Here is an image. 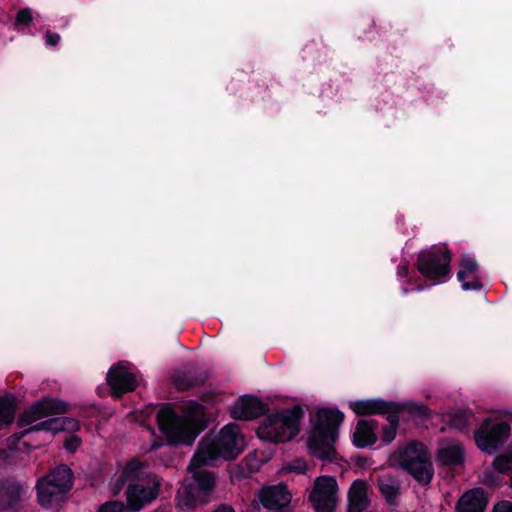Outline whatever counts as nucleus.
<instances>
[{
	"instance_id": "c756f323",
	"label": "nucleus",
	"mask_w": 512,
	"mask_h": 512,
	"mask_svg": "<svg viewBox=\"0 0 512 512\" xmlns=\"http://www.w3.org/2000/svg\"><path fill=\"white\" fill-rule=\"evenodd\" d=\"M470 410H458L449 415L448 424L450 428L460 432H467L470 426V418L472 417Z\"/></svg>"
},
{
	"instance_id": "72a5a7b5",
	"label": "nucleus",
	"mask_w": 512,
	"mask_h": 512,
	"mask_svg": "<svg viewBox=\"0 0 512 512\" xmlns=\"http://www.w3.org/2000/svg\"><path fill=\"white\" fill-rule=\"evenodd\" d=\"M32 20L31 10L29 8H22L16 14L15 25L28 26Z\"/></svg>"
},
{
	"instance_id": "37998d69",
	"label": "nucleus",
	"mask_w": 512,
	"mask_h": 512,
	"mask_svg": "<svg viewBox=\"0 0 512 512\" xmlns=\"http://www.w3.org/2000/svg\"><path fill=\"white\" fill-rule=\"evenodd\" d=\"M212 512H236L235 509L228 504H219Z\"/></svg>"
},
{
	"instance_id": "5701e85b",
	"label": "nucleus",
	"mask_w": 512,
	"mask_h": 512,
	"mask_svg": "<svg viewBox=\"0 0 512 512\" xmlns=\"http://www.w3.org/2000/svg\"><path fill=\"white\" fill-rule=\"evenodd\" d=\"M375 486L389 506L398 505L401 483L397 477L390 474L380 475L375 481Z\"/></svg>"
},
{
	"instance_id": "393cba45",
	"label": "nucleus",
	"mask_w": 512,
	"mask_h": 512,
	"mask_svg": "<svg viewBox=\"0 0 512 512\" xmlns=\"http://www.w3.org/2000/svg\"><path fill=\"white\" fill-rule=\"evenodd\" d=\"M176 508L180 512H191L197 504H207L208 498H201L196 496V492L192 485H186L182 490H179L175 496Z\"/></svg>"
},
{
	"instance_id": "0eeeda50",
	"label": "nucleus",
	"mask_w": 512,
	"mask_h": 512,
	"mask_svg": "<svg viewBox=\"0 0 512 512\" xmlns=\"http://www.w3.org/2000/svg\"><path fill=\"white\" fill-rule=\"evenodd\" d=\"M452 254L447 247L433 245L421 250L416 258L417 271L432 284H440L451 277Z\"/></svg>"
},
{
	"instance_id": "c85d7f7f",
	"label": "nucleus",
	"mask_w": 512,
	"mask_h": 512,
	"mask_svg": "<svg viewBox=\"0 0 512 512\" xmlns=\"http://www.w3.org/2000/svg\"><path fill=\"white\" fill-rule=\"evenodd\" d=\"M43 422H50L51 424L47 428L42 429L46 432H58L62 430L78 431L80 429V423L78 420L70 417L61 418H50Z\"/></svg>"
},
{
	"instance_id": "423d86ee",
	"label": "nucleus",
	"mask_w": 512,
	"mask_h": 512,
	"mask_svg": "<svg viewBox=\"0 0 512 512\" xmlns=\"http://www.w3.org/2000/svg\"><path fill=\"white\" fill-rule=\"evenodd\" d=\"M74 474L66 464H59L36 482L37 501L48 509L59 507L68 499L73 487Z\"/></svg>"
},
{
	"instance_id": "412c9836",
	"label": "nucleus",
	"mask_w": 512,
	"mask_h": 512,
	"mask_svg": "<svg viewBox=\"0 0 512 512\" xmlns=\"http://www.w3.org/2000/svg\"><path fill=\"white\" fill-rule=\"evenodd\" d=\"M367 483L365 480H354L348 491V510L347 512H363L367 509L370 501L367 496Z\"/></svg>"
},
{
	"instance_id": "de8ad7c7",
	"label": "nucleus",
	"mask_w": 512,
	"mask_h": 512,
	"mask_svg": "<svg viewBox=\"0 0 512 512\" xmlns=\"http://www.w3.org/2000/svg\"><path fill=\"white\" fill-rule=\"evenodd\" d=\"M401 290H402V293H403L404 295L408 294V293H409V291H410L409 289H407V288H405V287H402V288H401Z\"/></svg>"
},
{
	"instance_id": "9d476101",
	"label": "nucleus",
	"mask_w": 512,
	"mask_h": 512,
	"mask_svg": "<svg viewBox=\"0 0 512 512\" xmlns=\"http://www.w3.org/2000/svg\"><path fill=\"white\" fill-rule=\"evenodd\" d=\"M338 484L332 476L315 479L309 501L316 512H334Z\"/></svg>"
},
{
	"instance_id": "2eb2a0df",
	"label": "nucleus",
	"mask_w": 512,
	"mask_h": 512,
	"mask_svg": "<svg viewBox=\"0 0 512 512\" xmlns=\"http://www.w3.org/2000/svg\"><path fill=\"white\" fill-rule=\"evenodd\" d=\"M259 503L268 510H278L287 507L291 502V494L285 483L262 487L257 492Z\"/></svg>"
},
{
	"instance_id": "ea45409f",
	"label": "nucleus",
	"mask_w": 512,
	"mask_h": 512,
	"mask_svg": "<svg viewBox=\"0 0 512 512\" xmlns=\"http://www.w3.org/2000/svg\"><path fill=\"white\" fill-rule=\"evenodd\" d=\"M97 414V409L94 405L81 407L79 409V415L85 418H92Z\"/></svg>"
},
{
	"instance_id": "58836bf2",
	"label": "nucleus",
	"mask_w": 512,
	"mask_h": 512,
	"mask_svg": "<svg viewBox=\"0 0 512 512\" xmlns=\"http://www.w3.org/2000/svg\"><path fill=\"white\" fill-rule=\"evenodd\" d=\"M60 35L56 32L47 31L45 34L46 44L49 46H56L60 42Z\"/></svg>"
},
{
	"instance_id": "f257e3e1",
	"label": "nucleus",
	"mask_w": 512,
	"mask_h": 512,
	"mask_svg": "<svg viewBox=\"0 0 512 512\" xmlns=\"http://www.w3.org/2000/svg\"><path fill=\"white\" fill-rule=\"evenodd\" d=\"M157 423L169 446L192 445L197 436L211 421L206 407L196 401H190L183 407L182 415L172 403H165L158 410Z\"/></svg>"
},
{
	"instance_id": "c9c22d12",
	"label": "nucleus",
	"mask_w": 512,
	"mask_h": 512,
	"mask_svg": "<svg viewBox=\"0 0 512 512\" xmlns=\"http://www.w3.org/2000/svg\"><path fill=\"white\" fill-rule=\"evenodd\" d=\"M288 469L289 471L296 472L298 474H306L308 467L305 460L296 459L289 464Z\"/></svg>"
},
{
	"instance_id": "79ce46f5",
	"label": "nucleus",
	"mask_w": 512,
	"mask_h": 512,
	"mask_svg": "<svg viewBox=\"0 0 512 512\" xmlns=\"http://www.w3.org/2000/svg\"><path fill=\"white\" fill-rule=\"evenodd\" d=\"M128 481L127 478H122V473H120L114 484V494L119 493Z\"/></svg>"
},
{
	"instance_id": "6e6552de",
	"label": "nucleus",
	"mask_w": 512,
	"mask_h": 512,
	"mask_svg": "<svg viewBox=\"0 0 512 512\" xmlns=\"http://www.w3.org/2000/svg\"><path fill=\"white\" fill-rule=\"evenodd\" d=\"M399 466L422 486L431 483L434 467L427 447L419 441L410 442L399 455Z\"/></svg>"
},
{
	"instance_id": "39448f33",
	"label": "nucleus",
	"mask_w": 512,
	"mask_h": 512,
	"mask_svg": "<svg viewBox=\"0 0 512 512\" xmlns=\"http://www.w3.org/2000/svg\"><path fill=\"white\" fill-rule=\"evenodd\" d=\"M304 414L300 405L269 414L257 428L256 434L259 439L271 443L288 442L299 434Z\"/></svg>"
},
{
	"instance_id": "f704fd0d",
	"label": "nucleus",
	"mask_w": 512,
	"mask_h": 512,
	"mask_svg": "<svg viewBox=\"0 0 512 512\" xmlns=\"http://www.w3.org/2000/svg\"><path fill=\"white\" fill-rule=\"evenodd\" d=\"M397 276L400 278H406L407 283L409 284H415L417 281L420 280L419 276H417L415 273L413 275H410L409 267L407 264L398 265Z\"/></svg>"
},
{
	"instance_id": "f03ea898",
	"label": "nucleus",
	"mask_w": 512,
	"mask_h": 512,
	"mask_svg": "<svg viewBox=\"0 0 512 512\" xmlns=\"http://www.w3.org/2000/svg\"><path fill=\"white\" fill-rule=\"evenodd\" d=\"M345 415L338 408H320L309 432L307 447L309 454L317 459L332 462L336 458L335 442Z\"/></svg>"
},
{
	"instance_id": "6ab92c4d",
	"label": "nucleus",
	"mask_w": 512,
	"mask_h": 512,
	"mask_svg": "<svg viewBox=\"0 0 512 512\" xmlns=\"http://www.w3.org/2000/svg\"><path fill=\"white\" fill-rule=\"evenodd\" d=\"M488 505V494L481 488L466 491L457 501L456 512H484Z\"/></svg>"
},
{
	"instance_id": "ddd939ff",
	"label": "nucleus",
	"mask_w": 512,
	"mask_h": 512,
	"mask_svg": "<svg viewBox=\"0 0 512 512\" xmlns=\"http://www.w3.org/2000/svg\"><path fill=\"white\" fill-rule=\"evenodd\" d=\"M269 412V405L254 395L239 397L231 409V417L235 420H253Z\"/></svg>"
},
{
	"instance_id": "1a4fd4ad",
	"label": "nucleus",
	"mask_w": 512,
	"mask_h": 512,
	"mask_svg": "<svg viewBox=\"0 0 512 512\" xmlns=\"http://www.w3.org/2000/svg\"><path fill=\"white\" fill-rule=\"evenodd\" d=\"M510 433L511 427L508 422H493L487 417L474 432L475 444L481 451L492 455L503 447Z\"/></svg>"
},
{
	"instance_id": "4be33fe9",
	"label": "nucleus",
	"mask_w": 512,
	"mask_h": 512,
	"mask_svg": "<svg viewBox=\"0 0 512 512\" xmlns=\"http://www.w3.org/2000/svg\"><path fill=\"white\" fill-rule=\"evenodd\" d=\"M377 426L378 423L375 420H359L352 437L354 446L365 448L374 445L377 442V435L375 433Z\"/></svg>"
},
{
	"instance_id": "3c124183",
	"label": "nucleus",
	"mask_w": 512,
	"mask_h": 512,
	"mask_svg": "<svg viewBox=\"0 0 512 512\" xmlns=\"http://www.w3.org/2000/svg\"><path fill=\"white\" fill-rule=\"evenodd\" d=\"M510 487L512 488V475H511V478H510Z\"/></svg>"
},
{
	"instance_id": "4c0bfd02",
	"label": "nucleus",
	"mask_w": 512,
	"mask_h": 512,
	"mask_svg": "<svg viewBox=\"0 0 512 512\" xmlns=\"http://www.w3.org/2000/svg\"><path fill=\"white\" fill-rule=\"evenodd\" d=\"M492 512H512V502L507 500L499 501L494 505Z\"/></svg>"
},
{
	"instance_id": "49530a36",
	"label": "nucleus",
	"mask_w": 512,
	"mask_h": 512,
	"mask_svg": "<svg viewBox=\"0 0 512 512\" xmlns=\"http://www.w3.org/2000/svg\"><path fill=\"white\" fill-rule=\"evenodd\" d=\"M424 289V286L422 284H418L415 288H413L412 290H417V291H421Z\"/></svg>"
},
{
	"instance_id": "cd10ccee",
	"label": "nucleus",
	"mask_w": 512,
	"mask_h": 512,
	"mask_svg": "<svg viewBox=\"0 0 512 512\" xmlns=\"http://www.w3.org/2000/svg\"><path fill=\"white\" fill-rule=\"evenodd\" d=\"M16 402L14 397L5 395L0 397V430L14 421Z\"/></svg>"
},
{
	"instance_id": "7ed1b4c3",
	"label": "nucleus",
	"mask_w": 512,
	"mask_h": 512,
	"mask_svg": "<svg viewBox=\"0 0 512 512\" xmlns=\"http://www.w3.org/2000/svg\"><path fill=\"white\" fill-rule=\"evenodd\" d=\"M244 448V439L236 424L230 423L221 428L209 441L202 440L199 449L191 459V467L211 466L218 459L233 460Z\"/></svg>"
},
{
	"instance_id": "20e7f679",
	"label": "nucleus",
	"mask_w": 512,
	"mask_h": 512,
	"mask_svg": "<svg viewBox=\"0 0 512 512\" xmlns=\"http://www.w3.org/2000/svg\"><path fill=\"white\" fill-rule=\"evenodd\" d=\"M69 411V404L63 400L52 397H44L34 402L25 409L17 420V426L24 428L22 431L14 433L7 439V445L10 450H20L22 439L34 432L43 431L50 422H40L30 426L33 422L51 415L65 414Z\"/></svg>"
},
{
	"instance_id": "c03bdc74",
	"label": "nucleus",
	"mask_w": 512,
	"mask_h": 512,
	"mask_svg": "<svg viewBox=\"0 0 512 512\" xmlns=\"http://www.w3.org/2000/svg\"><path fill=\"white\" fill-rule=\"evenodd\" d=\"M161 443L159 442H154L152 445H151V451H156L158 450L160 447H161Z\"/></svg>"
},
{
	"instance_id": "2f4dec72",
	"label": "nucleus",
	"mask_w": 512,
	"mask_h": 512,
	"mask_svg": "<svg viewBox=\"0 0 512 512\" xmlns=\"http://www.w3.org/2000/svg\"><path fill=\"white\" fill-rule=\"evenodd\" d=\"M493 467L500 473H506L512 469V455H499L493 460Z\"/></svg>"
},
{
	"instance_id": "473e14b6",
	"label": "nucleus",
	"mask_w": 512,
	"mask_h": 512,
	"mask_svg": "<svg viewBox=\"0 0 512 512\" xmlns=\"http://www.w3.org/2000/svg\"><path fill=\"white\" fill-rule=\"evenodd\" d=\"M98 512H132L128 508V504H124L121 501L107 502L103 504Z\"/></svg>"
},
{
	"instance_id": "a18cd8bd",
	"label": "nucleus",
	"mask_w": 512,
	"mask_h": 512,
	"mask_svg": "<svg viewBox=\"0 0 512 512\" xmlns=\"http://www.w3.org/2000/svg\"><path fill=\"white\" fill-rule=\"evenodd\" d=\"M22 444L27 447L28 449L30 448H36L38 445H32V444H29L27 443L26 441H22Z\"/></svg>"
},
{
	"instance_id": "f3484780",
	"label": "nucleus",
	"mask_w": 512,
	"mask_h": 512,
	"mask_svg": "<svg viewBox=\"0 0 512 512\" xmlns=\"http://www.w3.org/2000/svg\"><path fill=\"white\" fill-rule=\"evenodd\" d=\"M208 378L206 371L196 365H186L174 371L171 379L178 391H188L194 387L202 386Z\"/></svg>"
},
{
	"instance_id": "a211bd4d",
	"label": "nucleus",
	"mask_w": 512,
	"mask_h": 512,
	"mask_svg": "<svg viewBox=\"0 0 512 512\" xmlns=\"http://www.w3.org/2000/svg\"><path fill=\"white\" fill-rule=\"evenodd\" d=\"M400 402L388 401L382 398L350 401L349 407L357 416H385L393 412Z\"/></svg>"
},
{
	"instance_id": "a878e982",
	"label": "nucleus",
	"mask_w": 512,
	"mask_h": 512,
	"mask_svg": "<svg viewBox=\"0 0 512 512\" xmlns=\"http://www.w3.org/2000/svg\"><path fill=\"white\" fill-rule=\"evenodd\" d=\"M148 464L140 461L134 457L127 461L124 468L122 469V478H127L129 481H148L151 479V475H155L152 472H147L146 468Z\"/></svg>"
},
{
	"instance_id": "09e8293b",
	"label": "nucleus",
	"mask_w": 512,
	"mask_h": 512,
	"mask_svg": "<svg viewBox=\"0 0 512 512\" xmlns=\"http://www.w3.org/2000/svg\"><path fill=\"white\" fill-rule=\"evenodd\" d=\"M259 86H264L265 89H268V85L266 84V82L264 80H262V84L258 83Z\"/></svg>"
},
{
	"instance_id": "e433bc0d",
	"label": "nucleus",
	"mask_w": 512,
	"mask_h": 512,
	"mask_svg": "<svg viewBox=\"0 0 512 512\" xmlns=\"http://www.w3.org/2000/svg\"><path fill=\"white\" fill-rule=\"evenodd\" d=\"M81 445V439L76 436L72 435L64 442V447L67 451L74 453Z\"/></svg>"
},
{
	"instance_id": "f8f14e48",
	"label": "nucleus",
	"mask_w": 512,
	"mask_h": 512,
	"mask_svg": "<svg viewBox=\"0 0 512 512\" xmlns=\"http://www.w3.org/2000/svg\"><path fill=\"white\" fill-rule=\"evenodd\" d=\"M26 490L15 477L0 478V512H21Z\"/></svg>"
},
{
	"instance_id": "7c9ffc66",
	"label": "nucleus",
	"mask_w": 512,
	"mask_h": 512,
	"mask_svg": "<svg viewBox=\"0 0 512 512\" xmlns=\"http://www.w3.org/2000/svg\"><path fill=\"white\" fill-rule=\"evenodd\" d=\"M403 405V412L407 411L410 415L419 416L422 418H429L431 415V409L423 403H400Z\"/></svg>"
},
{
	"instance_id": "4468645a",
	"label": "nucleus",
	"mask_w": 512,
	"mask_h": 512,
	"mask_svg": "<svg viewBox=\"0 0 512 512\" xmlns=\"http://www.w3.org/2000/svg\"><path fill=\"white\" fill-rule=\"evenodd\" d=\"M107 385L113 397L120 398L127 392L137 388V381L133 373L127 371L120 364L110 367L106 376Z\"/></svg>"
},
{
	"instance_id": "b1692460",
	"label": "nucleus",
	"mask_w": 512,
	"mask_h": 512,
	"mask_svg": "<svg viewBox=\"0 0 512 512\" xmlns=\"http://www.w3.org/2000/svg\"><path fill=\"white\" fill-rule=\"evenodd\" d=\"M436 461L445 467L461 466L465 461V451L460 443L440 447L437 450Z\"/></svg>"
},
{
	"instance_id": "a19ab883",
	"label": "nucleus",
	"mask_w": 512,
	"mask_h": 512,
	"mask_svg": "<svg viewBox=\"0 0 512 512\" xmlns=\"http://www.w3.org/2000/svg\"><path fill=\"white\" fill-rule=\"evenodd\" d=\"M351 461L359 468H366L368 466V458L365 456H351Z\"/></svg>"
},
{
	"instance_id": "aec40b11",
	"label": "nucleus",
	"mask_w": 512,
	"mask_h": 512,
	"mask_svg": "<svg viewBox=\"0 0 512 512\" xmlns=\"http://www.w3.org/2000/svg\"><path fill=\"white\" fill-rule=\"evenodd\" d=\"M202 467H191V463L189 464L188 469L192 472L193 482L188 485H192L201 498L209 499L215 487V476L212 472L201 469Z\"/></svg>"
},
{
	"instance_id": "bb28decb",
	"label": "nucleus",
	"mask_w": 512,
	"mask_h": 512,
	"mask_svg": "<svg viewBox=\"0 0 512 512\" xmlns=\"http://www.w3.org/2000/svg\"><path fill=\"white\" fill-rule=\"evenodd\" d=\"M403 408V405L399 404L397 408L393 409V412L385 415L388 424L382 427L381 440L383 443L389 444L395 439Z\"/></svg>"
},
{
	"instance_id": "8fccbe9b",
	"label": "nucleus",
	"mask_w": 512,
	"mask_h": 512,
	"mask_svg": "<svg viewBox=\"0 0 512 512\" xmlns=\"http://www.w3.org/2000/svg\"><path fill=\"white\" fill-rule=\"evenodd\" d=\"M274 512H291V511L285 510L284 508H282V509L274 510Z\"/></svg>"
},
{
	"instance_id": "dca6fc26",
	"label": "nucleus",
	"mask_w": 512,
	"mask_h": 512,
	"mask_svg": "<svg viewBox=\"0 0 512 512\" xmlns=\"http://www.w3.org/2000/svg\"><path fill=\"white\" fill-rule=\"evenodd\" d=\"M459 271L457 280L461 283L464 291H479L483 288L480 278L477 276L479 263L474 255L464 253L459 260Z\"/></svg>"
},
{
	"instance_id": "9b49d317",
	"label": "nucleus",
	"mask_w": 512,
	"mask_h": 512,
	"mask_svg": "<svg viewBox=\"0 0 512 512\" xmlns=\"http://www.w3.org/2000/svg\"><path fill=\"white\" fill-rule=\"evenodd\" d=\"M147 483V485L131 483L127 486L126 502L132 512L140 511L158 497L162 485L161 479L157 475H151Z\"/></svg>"
}]
</instances>
